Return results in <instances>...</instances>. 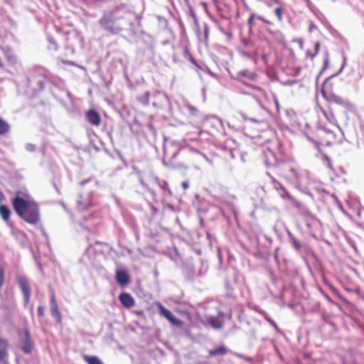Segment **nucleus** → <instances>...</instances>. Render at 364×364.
I'll use <instances>...</instances> for the list:
<instances>
[{"label":"nucleus","instance_id":"22","mask_svg":"<svg viewBox=\"0 0 364 364\" xmlns=\"http://www.w3.org/2000/svg\"><path fill=\"white\" fill-rule=\"evenodd\" d=\"M83 359L88 364H103V363L97 356L95 355L90 356L88 355H84Z\"/></svg>","mask_w":364,"mask_h":364},{"label":"nucleus","instance_id":"6","mask_svg":"<svg viewBox=\"0 0 364 364\" xmlns=\"http://www.w3.org/2000/svg\"><path fill=\"white\" fill-rule=\"evenodd\" d=\"M156 306L160 316L166 318L172 325L176 326H181L182 325V321L176 318L172 313L165 308L161 304L157 303Z\"/></svg>","mask_w":364,"mask_h":364},{"label":"nucleus","instance_id":"41","mask_svg":"<svg viewBox=\"0 0 364 364\" xmlns=\"http://www.w3.org/2000/svg\"><path fill=\"white\" fill-rule=\"evenodd\" d=\"M182 187L184 188V189H186L188 188V183L186 182V181H183L181 184Z\"/></svg>","mask_w":364,"mask_h":364},{"label":"nucleus","instance_id":"26","mask_svg":"<svg viewBox=\"0 0 364 364\" xmlns=\"http://www.w3.org/2000/svg\"><path fill=\"white\" fill-rule=\"evenodd\" d=\"M48 41L49 42V48L54 50H57L58 45L55 40L53 37L50 36L48 38Z\"/></svg>","mask_w":364,"mask_h":364},{"label":"nucleus","instance_id":"53","mask_svg":"<svg viewBox=\"0 0 364 364\" xmlns=\"http://www.w3.org/2000/svg\"><path fill=\"white\" fill-rule=\"evenodd\" d=\"M56 191L59 193V189L57 188L56 186H55Z\"/></svg>","mask_w":364,"mask_h":364},{"label":"nucleus","instance_id":"37","mask_svg":"<svg viewBox=\"0 0 364 364\" xmlns=\"http://www.w3.org/2000/svg\"><path fill=\"white\" fill-rule=\"evenodd\" d=\"M328 65V54H326V57L325 60H324V65H323V69L320 72V75L327 68Z\"/></svg>","mask_w":364,"mask_h":364},{"label":"nucleus","instance_id":"5","mask_svg":"<svg viewBox=\"0 0 364 364\" xmlns=\"http://www.w3.org/2000/svg\"><path fill=\"white\" fill-rule=\"evenodd\" d=\"M17 281L23 294L24 305L27 306L30 301L31 294L28 279L26 277L20 276L18 277Z\"/></svg>","mask_w":364,"mask_h":364},{"label":"nucleus","instance_id":"14","mask_svg":"<svg viewBox=\"0 0 364 364\" xmlns=\"http://www.w3.org/2000/svg\"><path fill=\"white\" fill-rule=\"evenodd\" d=\"M205 123L211 125L215 129L219 130L220 128L223 127L222 120L215 116H209L206 117Z\"/></svg>","mask_w":364,"mask_h":364},{"label":"nucleus","instance_id":"44","mask_svg":"<svg viewBox=\"0 0 364 364\" xmlns=\"http://www.w3.org/2000/svg\"><path fill=\"white\" fill-rule=\"evenodd\" d=\"M88 181H89V179H87V180H84V181H82L80 183V184L81 186H84V185H85V184H86Z\"/></svg>","mask_w":364,"mask_h":364},{"label":"nucleus","instance_id":"9","mask_svg":"<svg viewBox=\"0 0 364 364\" xmlns=\"http://www.w3.org/2000/svg\"><path fill=\"white\" fill-rule=\"evenodd\" d=\"M323 95L325 98L330 102H333L335 104L346 106L348 104V101L342 98L341 97L334 94V93H326L323 90H322Z\"/></svg>","mask_w":364,"mask_h":364},{"label":"nucleus","instance_id":"35","mask_svg":"<svg viewBox=\"0 0 364 364\" xmlns=\"http://www.w3.org/2000/svg\"><path fill=\"white\" fill-rule=\"evenodd\" d=\"M45 314V309H44V307L43 306H39L38 307V315L39 316H43Z\"/></svg>","mask_w":364,"mask_h":364},{"label":"nucleus","instance_id":"43","mask_svg":"<svg viewBox=\"0 0 364 364\" xmlns=\"http://www.w3.org/2000/svg\"><path fill=\"white\" fill-rule=\"evenodd\" d=\"M0 364H9V363H8V358H6V359H1V360H0Z\"/></svg>","mask_w":364,"mask_h":364},{"label":"nucleus","instance_id":"7","mask_svg":"<svg viewBox=\"0 0 364 364\" xmlns=\"http://www.w3.org/2000/svg\"><path fill=\"white\" fill-rule=\"evenodd\" d=\"M50 314L51 316L55 319V321L58 323L61 322V314L58 309V306L57 304V302L55 301V292L53 290L50 291Z\"/></svg>","mask_w":364,"mask_h":364},{"label":"nucleus","instance_id":"23","mask_svg":"<svg viewBox=\"0 0 364 364\" xmlns=\"http://www.w3.org/2000/svg\"><path fill=\"white\" fill-rule=\"evenodd\" d=\"M227 353V349L224 346H220L219 348L210 350H209V355L210 356H215L217 355H224Z\"/></svg>","mask_w":364,"mask_h":364},{"label":"nucleus","instance_id":"18","mask_svg":"<svg viewBox=\"0 0 364 364\" xmlns=\"http://www.w3.org/2000/svg\"><path fill=\"white\" fill-rule=\"evenodd\" d=\"M9 343L6 339L0 338V360L8 358V348Z\"/></svg>","mask_w":364,"mask_h":364},{"label":"nucleus","instance_id":"13","mask_svg":"<svg viewBox=\"0 0 364 364\" xmlns=\"http://www.w3.org/2000/svg\"><path fill=\"white\" fill-rule=\"evenodd\" d=\"M119 299L121 304L127 308L132 307L134 305V300L129 293H122L119 296Z\"/></svg>","mask_w":364,"mask_h":364},{"label":"nucleus","instance_id":"24","mask_svg":"<svg viewBox=\"0 0 364 364\" xmlns=\"http://www.w3.org/2000/svg\"><path fill=\"white\" fill-rule=\"evenodd\" d=\"M9 124L6 121L0 118V135H4L9 132Z\"/></svg>","mask_w":364,"mask_h":364},{"label":"nucleus","instance_id":"3","mask_svg":"<svg viewBox=\"0 0 364 364\" xmlns=\"http://www.w3.org/2000/svg\"><path fill=\"white\" fill-rule=\"evenodd\" d=\"M289 171L295 178L296 187L299 189L303 190L309 185L310 178L308 171L305 169H296L295 168H291Z\"/></svg>","mask_w":364,"mask_h":364},{"label":"nucleus","instance_id":"29","mask_svg":"<svg viewBox=\"0 0 364 364\" xmlns=\"http://www.w3.org/2000/svg\"><path fill=\"white\" fill-rule=\"evenodd\" d=\"M319 48H320V44L318 42H316L315 44H314V50H315V52L314 54L311 55V58L313 59L318 53L319 51Z\"/></svg>","mask_w":364,"mask_h":364},{"label":"nucleus","instance_id":"4","mask_svg":"<svg viewBox=\"0 0 364 364\" xmlns=\"http://www.w3.org/2000/svg\"><path fill=\"white\" fill-rule=\"evenodd\" d=\"M20 347L25 354H30L33 348V342L29 331L26 328L18 331Z\"/></svg>","mask_w":364,"mask_h":364},{"label":"nucleus","instance_id":"46","mask_svg":"<svg viewBox=\"0 0 364 364\" xmlns=\"http://www.w3.org/2000/svg\"><path fill=\"white\" fill-rule=\"evenodd\" d=\"M4 196L3 195V193H1V191H0V203L2 201V200L4 199Z\"/></svg>","mask_w":364,"mask_h":364},{"label":"nucleus","instance_id":"32","mask_svg":"<svg viewBox=\"0 0 364 364\" xmlns=\"http://www.w3.org/2000/svg\"><path fill=\"white\" fill-rule=\"evenodd\" d=\"M242 119L245 120V121H250V122H255V123H259V121L255 119V118H250V117H247L245 114H242Z\"/></svg>","mask_w":364,"mask_h":364},{"label":"nucleus","instance_id":"34","mask_svg":"<svg viewBox=\"0 0 364 364\" xmlns=\"http://www.w3.org/2000/svg\"><path fill=\"white\" fill-rule=\"evenodd\" d=\"M4 281V272L2 268L0 267V289L1 288Z\"/></svg>","mask_w":364,"mask_h":364},{"label":"nucleus","instance_id":"52","mask_svg":"<svg viewBox=\"0 0 364 364\" xmlns=\"http://www.w3.org/2000/svg\"><path fill=\"white\" fill-rule=\"evenodd\" d=\"M266 4H267L268 6H269L272 5V4H271V2H266Z\"/></svg>","mask_w":364,"mask_h":364},{"label":"nucleus","instance_id":"33","mask_svg":"<svg viewBox=\"0 0 364 364\" xmlns=\"http://www.w3.org/2000/svg\"><path fill=\"white\" fill-rule=\"evenodd\" d=\"M257 16L255 14H252L247 20V23L250 26H252L254 22V19L257 18Z\"/></svg>","mask_w":364,"mask_h":364},{"label":"nucleus","instance_id":"48","mask_svg":"<svg viewBox=\"0 0 364 364\" xmlns=\"http://www.w3.org/2000/svg\"><path fill=\"white\" fill-rule=\"evenodd\" d=\"M307 138H308V139H309L310 141L314 142V143H315V144H316L318 145V143H317L316 141H315L314 139H311L309 136H308Z\"/></svg>","mask_w":364,"mask_h":364},{"label":"nucleus","instance_id":"39","mask_svg":"<svg viewBox=\"0 0 364 364\" xmlns=\"http://www.w3.org/2000/svg\"><path fill=\"white\" fill-rule=\"evenodd\" d=\"M274 102L277 108V112H279V104L277 98L276 97H274Z\"/></svg>","mask_w":364,"mask_h":364},{"label":"nucleus","instance_id":"50","mask_svg":"<svg viewBox=\"0 0 364 364\" xmlns=\"http://www.w3.org/2000/svg\"><path fill=\"white\" fill-rule=\"evenodd\" d=\"M149 95H150V93L149 92H146V96L147 98L149 97Z\"/></svg>","mask_w":364,"mask_h":364},{"label":"nucleus","instance_id":"16","mask_svg":"<svg viewBox=\"0 0 364 364\" xmlns=\"http://www.w3.org/2000/svg\"><path fill=\"white\" fill-rule=\"evenodd\" d=\"M46 77L43 75H38L33 77L32 79L29 80L31 85L36 84L39 90H43L45 87Z\"/></svg>","mask_w":364,"mask_h":364},{"label":"nucleus","instance_id":"45","mask_svg":"<svg viewBox=\"0 0 364 364\" xmlns=\"http://www.w3.org/2000/svg\"><path fill=\"white\" fill-rule=\"evenodd\" d=\"M168 186V183L166 181H163V184L161 185L162 188H166Z\"/></svg>","mask_w":364,"mask_h":364},{"label":"nucleus","instance_id":"12","mask_svg":"<svg viewBox=\"0 0 364 364\" xmlns=\"http://www.w3.org/2000/svg\"><path fill=\"white\" fill-rule=\"evenodd\" d=\"M86 118L90 124L95 126H98L101 122L99 113L94 109H90L87 112Z\"/></svg>","mask_w":364,"mask_h":364},{"label":"nucleus","instance_id":"15","mask_svg":"<svg viewBox=\"0 0 364 364\" xmlns=\"http://www.w3.org/2000/svg\"><path fill=\"white\" fill-rule=\"evenodd\" d=\"M264 155L265 158L266 164L268 166H274L277 164V158L274 153L270 149H266L264 151Z\"/></svg>","mask_w":364,"mask_h":364},{"label":"nucleus","instance_id":"20","mask_svg":"<svg viewBox=\"0 0 364 364\" xmlns=\"http://www.w3.org/2000/svg\"><path fill=\"white\" fill-rule=\"evenodd\" d=\"M0 215L4 220L8 221L10 218L11 210L6 205H0Z\"/></svg>","mask_w":364,"mask_h":364},{"label":"nucleus","instance_id":"11","mask_svg":"<svg viewBox=\"0 0 364 364\" xmlns=\"http://www.w3.org/2000/svg\"><path fill=\"white\" fill-rule=\"evenodd\" d=\"M277 185L279 186L281 189V192H279L281 198L291 201L296 208H300L301 203L294 198L280 183H277Z\"/></svg>","mask_w":364,"mask_h":364},{"label":"nucleus","instance_id":"28","mask_svg":"<svg viewBox=\"0 0 364 364\" xmlns=\"http://www.w3.org/2000/svg\"><path fill=\"white\" fill-rule=\"evenodd\" d=\"M274 14L277 16L279 21L282 20V9L280 7L276 8L274 10Z\"/></svg>","mask_w":364,"mask_h":364},{"label":"nucleus","instance_id":"27","mask_svg":"<svg viewBox=\"0 0 364 364\" xmlns=\"http://www.w3.org/2000/svg\"><path fill=\"white\" fill-rule=\"evenodd\" d=\"M90 205V203H87V204L84 205L81 200H77V208H78V210H85V209H87Z\"/></svg>","mask_w":364,"mask_h":364},{"label":"nucleus","instance_id":"10","mask_svg":"<svg viewBox=\"0 0 364 364\" xmlns=\"http://www.w3.org/2000/svg\"><path fill=\"white\" fill-rule=\"evenodd\" d=\"M116 282L121 286H127L129 282L130 278L128 274L124 270L117 269L115 272Z\"/></svg>","mask_w":364,"mask_h":364},{"label":"nucleus","instance_id":"30","mask_svg":"<svg viewBox=\"0 0 364 364\" xmlns=\"http://www.w3.org/2000/svg\"><path fill=\"white\" fill-rule=\"evenodd\" d=\"M346 57H343V65H342V66H341V68L340 70L338 72V73H336V74H335V75H331V76H330V77H327V78L326 79V80H325V82H326V81H327L328 80H329L330 78L333 77H334V76H336V75H338V74H339L340 73H341L342 70L343 69V68H344V66H345V65H346Z\"/></svg>","mask_w":364,"mask_h":364},{"label":"nucleus","instance_id":"21","mask_svg":"<svg viewBox=\"0 0 364 364\" xmlns=\"http://www.w3.org/2000/svg\"><path fill=\"white\" fill-rule=\"evenodd\" d=\"M287 235L294 249L297 251H300L301 249V245L300 242L293 235L290 231L287 232Z\"/></svg>","mask_w":364,"mask_h":364},{"label":"nucleus","instance_id":"8","mask_svg":"<svg viewBox=\"0 0 364 364\" xmlns=\"http://www.w3.org/2000/svg\"><path fill=\"white\" fill-rule=\"evenodd\" d=\"M1 49L7 62L10 65H15L17 63V56L10 47L5 46H2Z\"/></svg>","mask_w":364,"mask_h":364},{"label":"nucleus","instance_id":"42","mask_svg":"<svg viewBox=\"0 0 364 364\" xmlns=\"http://www.w3.org/2000/svg\"><path fill=\"white\" fill-rule=\"evenodd\" d=\"M139 182L143 187L146 188L147 185L145 183V182L141 178H139Z\"/></svg>","mask_w":364,"mask_h":364},{"label":"nucleus","instance_id":"2","mask_svg":"<svg viewBox=\"0 0 364 364\" xmlns=\"http://www.w3.org/2000/svg\"><path fill=\"white\" fill-rule=\"evenodd\" d=\"M21 194V192H18L12 200L15 212L26 223L36 225L41 219L38 204L33 200L22 198Z\"/></svg>","mask_w":364,"mask_h":364},{"label":"nucleus","instance_id":"1","mask_svg":"<svg viewBox=\"0 0 364 364\" xmlns=\"http://www.w3.org/2000/svg\"><path fill=\"white\" fill-rule=\"evenodd\" d=\"M132 13L124 8L117 7L104 13L99 20L100 26L112 34H118L123 29L132 26Z\"/></svg>","mask_w":364,"mask_h":364},{"label":"nucleus","instance_id":"31","mask_svg":"<svg viewBox=\"0 0 364 364\" xmlns=\"http://www.w3.org/2000/svg\"><path fill=\"white\" fill-rule=\"evenodd\" d=\"M36 149V146L33 144L28 143L26 145V149L28 151L33 152V151H35Z\"/></svg>","mask_w":364,"mask_h":364},{"label":"nucleus","instance_id":"25","mask_svg":"<svg viewBox=\"0 0 364 364\" xmlns=\"http://www.w3.org/2000/svg\"><path fill=\"white\" fill-rule=\"evenodd\" d=\"M191 151L192 153L196 154L198 156V157L203 158L207 162H208L209 164H211V161L206 156V155H205L204 154L201 153L198 150H197L196 149H191Z\"/></svg>","mask_w":364,"mask_h":364},{"label":"nucleus","instance_id":"17","mask_svg":"<svg viewBox=\"0 0 364 364\" xmlns=\"http://www.w3.org/2000/svg\"><path fill=\"white\" fill-rule=\"evenodd\" d=\"M237 77L238 79H240V77H245L250 80L255 81L256 80L257 75L249 70H243L238 72Z\"/></svg>","mask_w":364,"mask_h":364},{"label":"nucleus","instance_id":"49","mask_svg":"<svg viewBox=\"0 0 364 364\" xmlns=\"http://www.w3.org/2000/svg\"><path fill=\"white\" fill-rule=\"evenodd\" d=\"M3 63H2V61H1V59L0 58V68L3 67Z\"/></svg>","mask_w":364,"mask_h":364},{"label":"nucleus","instance_id":"38","mask_svg":"<svg viewBox=\"0 0 364 364\" xmlns=\"http://www.w3.org/2000/svg\"><path fill=\"white\" fill-rule=\"evenodd\" d=\"M257 18L260 20V21H262V22H264L265 23H268V24L271 23L270 21H269L268 20L264 19L263 17H262V16H260L259 15L257 16Z\"/></svg>","mask_w":364,"mask_h":364},{"label":"nucleus","instance_id":"51","mask_svg":"<svg viewBox=\"0 0 364 364\" xmlns=\"http://www.w3.org/2000/svg\"><path fill=\"white\" fill-rule=\"evenodd\" d=\"M190 109H192V110L196 111V109L195 107H190Z\"/></svg>","mask_w":364,"mask_h":364},{"label":"nucleus","instance_id":"19","mask_svg":"<svg viewBox=\"0 0 364 364\" xmlns=\"http://www.w3.org/2000/svg\"><path fill=\"white\" fill-rule=\"evenodd\" d=\"M210 325L215 329H220L223 327V322L220 318L211 316L208 318Z\"/></svg>","mask_w":364,"mask_h":364},{"label":"nucleus","instance_id":"36","mask_svg":"<svg viewBox=\"0 0 364 364\" xmlns=\"http://www.w3.org/2000/svg\"><path fill=\"white\" fill-rule=\"evenodd\" d=\"M265 318L275 329H278L277 323L271 318L267 316Z\"/></svg>","mask_w":364,"mask_h":364},{"label":"nucleus","instance_id":"47","mask_svg":"<svg viewBox=\"0 0 364 364\" xmlns=\"http://www.w3.org/2000/svg\"><path fill=\"white\" fill-rule=\"evenodd\" d=\"M307 138H308V139H309L310 141L314 142V143H315V144H316L318 145V143H317L316 141H315L314 139H311L309 136H308Z\"/></svg>","mask_w":364,"mask_h":364},{"label":"nucleus","instance_id":"40","mask_svg":"<svg viewBox=\"0 0 364 364\" xmlns=\"http://www.w3.org/2000/svg\"><path fill=\"white\" fill-rule=\"evenodd\" d=\"M273 181H274V188H275L276 190H277V191H279V192H281V189H280V188H279V186H278V185H277V183H278V182H277V181H274V180Z\"/></svg>","mask_w":364,"mask_h":364}]
</instances>
